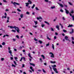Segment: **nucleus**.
Here are the masks:
<instances>
[{
	"instance_id": "obj_1",
	"label": "nucleus",
	"mask_w": 74,
	"mask_h": 74,
	"mask_svg": "<svg viewBox=\"0 0 74 74\" xmlns=\"http://www.w3.org/2000/svg\"><path fill=\"white\" fill-rule=\"evenodd\" d=\"M10 27L12 29H15V30H16L17 33H19V32H20V29H19V27H16V26H10Z\"/></svg>"
},
{
	"instance_id": "obj_2",
	"label": "nucleus",
	"mask_w": 74,
	"mask_h": 74,
	"mask_svg": "<svg viewBox=\"0 0 74 74\" xmlns=\"http://www.w3.org/2000/svg\"><path fill=\"white\" fill-rule=\"evenodd\" d=\"M11 3L12 4V3H13V4L14 5V6L15 7H16V5H20V4H19L18 3L15 2H14L13 3V1H12Z\"/></svg>"
},
{
	"instance_id": "obj_3",
	"label": "nucleus",
	"mask_w": 74,
	"mask_h": 74,
	"mask_svg": "<svg viewBox=\"0 0 74 74\" xmlns=\"http://www.w3.org/2000/svg\"><path fill=\"white\" fill-rule=\"evenodd\" d=\"M49 53L50 55L51 54V55L50 56L51 58H54V54H53V53H52V52H50Z\"/></svg>"
},
{
	"instance_id": "obj_4",
	"label": "nucleus",
	"mask_w": 74,
	"mask_h": 74,
	"mask_svg": "<svg viewBox=\"0 0 74 74\" xmlns=\"http://www.w3.org/2000/svg\"><path fill=\"white\" fill-rule=\"evenodd\" d=\"M5 16H3L2 17V19H3V18H5L6 19V18H7V13H6V12H5Z\"/></svg>"
},
{
	"instance_id": "obj_5",
	"label": "nucleus",
	"mask_w": 74,
	"mask_h": 74,
	"mask_svg": "<svg viewBox=\"0 0 74 74\" xmlns=\"http://www.w3.org/2000/svg\"><path fill=\"white\" fill-rule=\"evenodd\" d=\"M53 70H54V71H55L56 73H58V72L57 71V69L56 68H53Z\"/></svg>"
},
{
	"instance_id": "obj_6",
	"label": "nucleus",
	"mask_w": 74,
	"mask_h": 74,
	"mask_svg": "<svg viewBox=\"0 0 74 74\" xmlns=\"http://www.w3.org/2000/svg\"><path fill=\"white\" fill-rule=\"evenodd\" d=\"M8 19L6 21V23H8V22H10V21L9 20H10V17L8 16L7 18Z\"/></svg>"
},
{
	"instance_id": "obj_7",
	"label": "nucleus",
	"mask_w": 74,
	"mask_h": 74,
	"mask_svg": "<svg viewBox=\"0 0 74 74\" xmlns=\"http://www.w3.org/2000/svg\"><path fill=\"white\" fill-rule=\"evenodd\" d=\"M65 10L66 11V13L67 14H69L70 13H69V11L67 10L66 8L65 9Z\"/></svg>"
},
{
	"instance_id": "obj_8",
	"label": "nucleus",
	"mask_w": 74,
	"mask_h": 74,
	"mask_svg": "<svg viewBox=\"0 0 74 74\" xmlns=\"http://www.w3.org/2000/svg\"><path fill=\"white\" fill-rule=\"evenodd\" d=\"M69 14L71 16H72V18H73L72 19H73V21H74V16L72 15L71 14V13H69Z\"/></svg>"
},
{
	"instance_id": "obj_9",
	"label": "nucleus",
	"mask_w": 74,
	"mask_h": 74,
	"mask_svg": "<svg viewBox=\"0 0 74 74\" xmlns=\"http://www.w3.org/2000/svg\"><path fill=\"white\" fill-rule=\"evenodd\" d=\"M28 56L29 58H30L31 59H33V57H31V54H30V53H28Z\"/></svg>"
},
{
	"instance_id": "obj_10",
	"label": "nucleus",
	"mask_w": 74,
	"mask_h": 74,
	"mask_svg": "<svg viewBox=\"0 0 74 74\" xmlns=\"http://www.w3.org/2000/svg\"><path fill=\"white\" fill-rule=\"evenodd\" d=\"M58 4L59 5L60 7H63V5L62 4H60V3H58Z\"/></svg>"
},
{
	"instance_id": "obj_11",
	"label": "nucleus",
	"mask_w": 74,
	"mask_h": 74,
	"mask_svg": "<svg viewBox=\"0 0 74 74\" xmlns=\"http://www.w3.org/2000/svg\"><path fill=\"white\" fill-rule=\"evenodd\" d=\"M71 30V32H69V33L70 34H72V33H74V29H72Z\"/></svg>"
},
{
	"instance_id": "obj_12",
	"label": "nucleus",
	"mask_w": 74,
	"mask_h": 74,
	"mask_svg": "<svg viewBox=\"0 0 74 74\" xmlns=\"http://www.w3.org/2000/svg\"><path fill=\"white\" fill-rule=\"evenodd\" d=\"M28 3H29V4H32V3H33L32 2V1L31 0L28 1Z\"/></svg>"
},
{
	"instance_id": "obj_13",
	"label": "nucleus",
	"mask_w": 74,
	"mask_h": 74,
	"mask_svg": "<svg viewBox=\"0 0 74 74\" xmlns=\"http://www.w3.org/2000/svg\"><path fill=\"white\" fill-rule=\"evenodd\" d=\"M56 28L58 29V30H59V26L58 25H56Z\"/></svg>"
},
{
	"instance_id": "obj_14",
	"label": "nucleus",
	"mask_w": 74,
	"mask_h": 74,
	"mask_svg": "<svg viewBox=\"0 0 74 74\" xmlns=\"http://www.w3.org/2000/svg\"><path fill=\"white\" fill-rule=\"evenodd\" d=\"M73 25H70L69 24V25L68 26V27H73Z\"/></svg>"
},
{
	"instance_id": "obj_15",
	"label": "nucleus",
	"mask_w": 74,
	"mask_h": 74,
	"mask_svg": "<svg viewBox=\"0 0 74 74\" xmlns=\"http://www.w3.org/2000/svg\"><path fill=\"white\" fill-rule=\"evenodd\" d=\"M25 4H26V7H28L29 5V2H28L27 3H25Z\"/></svg>"
},
{
	"instance_id": "obj_16",
	"label": "nucleus",
	"mask_w": 74,
	"mask_h": 74,
	"mask_svg": "<svg viewBox=\"0 0 74 74\" xmlns=\"http://www.w3.org/2000/svg\"><path fill=\"white\" fill-rule=\"evenodd\" d=\"M45 2H48L49 3H51V1H48V0H45Z\"/></svg>"
},
{
	"instance_id": "obj_17",
	"label": "nucleus",
	"mask_w": 74,
	"mask_h": 74,
	"mask_svg": "<svg viewBox=\"0 0 74 74\" xmlns=\"http://www.w3.org/2000/svg\"><path fill=\"white\" fill-rule=\"evenodd\" d=\"M29 64H30V65H32L33 66H35V65L34 64H33L32 63H30Z\"/></svg>"
},
{
	"instance_id": "obj_18",
	"label": "nucleus",
	"mask_w": 74,
	"mask_h": 74,
	"mask_svg": "<svg viewBox=\"0 0 74 74\" xmlns=\"http://www.w3.org/2000/svg\"><path fill=\"white\" fill-rule=\"evenodd\" d=\"M65 40H68V37L67 36H66L65 37Z\"/></svg>"
},
{
	"instance_id": "obj_19",
	"label": "nucleus",
	"mask_w": 74,
	"mask_h": 74,
	"mask_svg": "<svg viewBox=\"0 0 74 74\" xmlns=\"http://www.w3.org/2000/svg\"><path fill=\"white\" fill-rule=\"evenodd\" d=\"M51 9H53L54 8H55V6H52L51 7Z\"/></svg>"
},
{
	"instance_id": "obj_20",
	"label": "nucleus",
	"mask_w": 74,
	"mask_h": 74,
	"mask_svg": "<svg viewBox=\"0 0 74 74\" xmlns=\"http://www.w3.org/2000/svg\"><path fill=\"white\" fill-rule=\"evenodd\" d=\"M20 17L21 18H23V14H21L20 15Z\"/></svg>"
},
{
	"instance_id": "obj_21",
	"label": "nucleus",
	"mask_w": 74,
	"mask_h": 74,
	"mask_svg": "<svg viewBox=\"0 0 74 74\" xmlns=\"http://www.w3.org/2000/svg\"><path fill=\"white\" fill-rule=\"evenodd\" d=\"M51 66L53 69V68H54V67H56V65H52Z\"/></svg>"
},
{
	"instance_id": "obj_22",
	"label": "nucleus",
	"mask_w": 74,
	"mask_h": 74,
	"mask_svg": "<svg viewBox=\"0 0 74 74\" xmlns=\"http://www.w3.org/2000/svg\"><path fill=\"white\" fill-rule=\"evenodd\" d=\"M47 39L49 40H51V38H49V37L48 36H47Z\"/></svg>"
},
{
	"instance_id": "obj_23",
	"label": "nucleus",
	"mask_w": 74,
	"mask_h": 74,
	"mask_svg": "<svg viewBox=\"0 0 74 74\" xmlns=\"http://www.w3.org/2000/svg\"><path fill=\"white\" fill-rule=\"evenodd\" d=\"M34 7H35V4H34L33 5V6L32 7V9H33V8H34Z\"/></svg>"
},
{
	"instance_id": "obj_24",
	"label": "nucleus",
	"mask_w": 74,
	"mask_h": 74,
	"mask_svg": "<svg viewBox=\"0 0 74 74\" xmlns=\"http://www.w3.org/2000/svg\"><path fill=\"white\" fill-rule=\"evenodd\" d=\"M52 48L53 50L55 49V47H54V45L53 44H52Z\"/></svg>"
},
{
	"instance_id": "obj_25",
	"label": "nucleus",
	"mask_w": 74,
	"mask_h": 74,
	"mask_svg": "<svg viewBox=\"0 0 74 74\" xmlns=\"http://www.w3.org/2000/svg\"><path fill=\"white\" fill-rule=\"evenodd\" d=\"M44 22L45 23H47V24L48 25H49V23H48L47 21H45Z\"/></svg>"
},
{
	"instance_id": "obj_26",
	"label": "nucleus",
	"mask_w": 74,
	"mask_h": 74,
	"mask_svg": "<svg viewBox=\"0 0 74 74\" xmlns=\"http://www.w3.org/2000/svg\"><path fill=\"white\" fill-rule=\"evenodd\" d=\"M34 23H35V25H36L37 24V21H34Z\"/></svg>"
},
{
	"instance_id": "obj_27",
	"label": "nucleus",
	"mask_w": 74,
	"mask_h": 74,
	"mask_svg": "<svg viewBox=\"0 0 74 74\" xmlns=\"http://www.w3.org/2000/svg\"><path fill=\"white\" fill-rule=\"evenodd\" d=\"M50 62H51V63H53V64L55 63H56V62H55V61L53 62L52 61H51Z\"/></svg>"
},
{
	"instance_id": "obj_28",
	"label": "nucleus",
	"mask_w": 74,
	"mask_h": 74,
	"mask_svg": "<svg viewBox=\"0 0 74 74\" xmlns=\"http://www.w3.org/2000/svg\"><path fill=\"white\" fill-rule=\"evenodd\" d=\"M38 42L40 43V44H42V41L41 40H39Z\"/></svg>"
},
{
	"instance_id": "obj_29",
	"label": "nucleus",
	"mask_w": 74,
	"mask_h": 74,
	"mask_svg": "<svg viewBox=\"0 0 74 74\" xmlns=\"http://www.w3.org/2000/svg\"><path fill=\"white\" fill-rule=\"evenodd\" d=\"M9 53L10 54L12 53V51L11 50H9Z\"/></svg>"
},
{
	"instance_id": "obj_30",
	"label": "nucleus",
	"mask_w": 74,
	"mask_h": 74,
	"mask_svg": "<svg viewBox=\"0 0 74 74\" xmlns=\"http://www.w3.org/2000/svg\"><path fill=\"white\" fill-rule=\"evenodd\" d=\"M41 56L43 58V59H45V56H44L43 55H42Z\"/></svg>"
},
{
	"instance_id": "obj_31",
	"label": "nucleus",
	"mask_w": 74,
	"mask_h": 74,
	"mask_svg": "<svg viewBox=\"0 0 74 74\" xmlns=\"http://www.w3.org/2000/svg\"><path fill=\"white\" fill-rule=\"evenodd\" d=\"M35 9L37 11H38L39 10V9L37 7H36L35 8Z\"/></svg>"
},
{
	"instance_id": "obj_32",
	"label": "nucleus",
	"mask_w": 74,
	"mask_h": 74,
	"mask_svg": "<svg viewBox=\"0 0 74 74\" xmlns=\"http://www.w3.org/2000/svg\"><path fill=\"white\" fill-rule=\"evenodd\" d=\"M14 59H15V60H16V61L17 62V61H18V60H17L18 58H17V57H14Z\"/></svg>"
},
{
	"instance_id": "obj_33",
	"label": "nucleus",
	"mask_w": 74,
	"mask_h": 74,
	"mask_svg": "<svg viewBox=\"0 0 74 74\" xmlns=\"http://www.w3.org/2000/svg\"><path fill=\"white\" fill-rule=\"evenodd\" d=\"M14 64H15V65H17V64H16V62L15 61H14Z\"/></svg>"
},
{
	"instance_id": "obj_34",
	"label": "nucleus",
	"mask_w": 74,
	"mask_h": 74,
	"mask_svg": "<svg viewBox=\"0 0 74 74\" xmlns=\"http://www.w3.org/2000/svg\"><path fill=\"white\" fill-rule=\"evenodd\" d=\"M33 27L34 28H37V26L36 25H33Z\"/></svg>"
},
{
	"instance_id": "obj_35",
	"label": "nucleus",
	"mask_w": 74,
	"mask_h": 74,
	"mask_svg": "<svg viewBox=\"0 0 74 74\" xmlns=\"http://www.w3.org/2000/svg\"><path fill=\"white\" fill-rule=\"evenodd\" d=\"M16 37H17L18 39H19V36L18 35H16Z\"/></svg>"
},
{
	"instance_id": "obj_36",
	"label": "nucleus",
	"mask_w": 74,
	"mask_h": 74,
	"mask_svg": "<svg viewBox=\"0 0 74 74\" xmlns=\"http://www.w3.org/2000/svg\"><path fill=\"white\" fill-rule=\"evenodd\" d=\"M63 31L65 33H66V32H67V31H66V30L63 29Z\"/></svg>"
},
{
	"instance_id": "obj_37",
	"label": "nucleus",
	"mask_w": 74,
	"mask_h": 74,
	"mask_svg": "<svg viewBox=\"0 0 74 74\" xmlns=\"http://www.w3.org/2000/svg\"><path fill=\"white\" fill-rule=\"evenodd\" d=\"M26 14H27V15H29L30 14V12H27L26 13Z\"/></svg>"
},
{
	"instance_id": "obj_38",
	"label": "nucleus",
	"mask_w": 74,
	"mask_h": 74,
	"mask_svg": "<svg viewBox=\"0 0 74 74\" xmlns=\"http://www.w3.org/2000/svg\"><path fill=\"white\" fill-rule=\"evenodd\" d=\"M12 32H14V33H16V31L15 30H11Z\"/></svg>"
},
{
	"instance_id": "obj_39",
	"label": "nucleus",
	"mask_w": 74,
	"mask_h": 74,
	"mask_svg": "<svg viewBox=\"0 0 74 74\" xmlns=\"http://www.w3.org/2000/svg\"><path fill=\"white\" fill-rule=\"evenodd\" d=\"M5 42H3L2 43V45H5Z\"/></svg>"
},
{
	"instance_id": "obj_40",
	"label": "nucleus",
	"mask_w": 74,
	"mask_h": 74,
	"mask_svg": "<svg viewBox=\"0 0 74 74\" xmlns=\"http://www.w3.org/2000/svg\"><path fill=\"white\" fill-rule=\"evenodd\" d=\"M34 40L35 41H38V40L36 39V38H34Z\"/></svg>"
},
{
	"instance_id": "obj_41",
	"label": "nucleus",
	"mask_w": 74,
	"mask_h": 74,
	"mask_svg": "<svg viewBox=\"0 0 74 74\" xmlns=\"http://www.w3.org/2000/svg\"><path fill=\"white\" fill-rule=\"evenodd\" d=\"M41 26H42V27H44V26H45V25H44V24H42L41 25Z\"/></svg>"
},
{
	"instance_id": "obj_42",
	"label": "nucleus",
	"mask_w": 74,
	"mask_h": 74,
	"mask_svg": "<svg viewBox=\"0 0 74 74\" xmlns=\"http://www.w3.org/2000/svg\"><path fill=\"white\" fill-rule=\"evenodd\" d=\"M40 62L42 63V59H41V58H40Z\"/></svg>"
},
{
	"instance_id": "obj_43",
	"label": "nucleus",
	"mask_w": 74,
	"mask_h": 74,
	"mask_svg": "<svg viewBox=\"0 0 74 74\" xmlns=\"http://www.w3.org/2000/svg\"><path fill=\"white\" fill-rule=\"evenodd\" d=\"M12 67H16V66L13 64H12Z\"/></svg>"
},
{
	"instance_id": "obj_44",
	"label": "nucleus",
	"mask_w": 74,
	"mask_h": 74,
	"mask_svg": "<svg viewBox=\"0 0 74 74\" xmlns=\"http://www.w3.org/2000/svg\"><path fill=\"white\" fill-rule=\"evenodd\" d=\"M49 43L47 44H46V47H48V46H49Z\"/></svg>"
},
{
	"instance_id": "obj_45",
	"label": "nucleus",
	"mask_w": 74,
	"mask_h": 74,
	"mask_svg": "<svg viewBox=\"0 0 74 74\" xmlns=\"http://www.w3.org/2000/svg\"><path fill=\"white\" fill-rule=\"evenodd\" d=\"M22 47L21 46L19 47V48L18 49V50H20V49H22Z\"/></svg>"
},
{
	"instance_id": "obj_46",
	"label": "nucleus",
	"mask_w": 74,
	"mask_h": 74,
	"mask_svg": "<svg viewBox=\"0 0 74 74\" xmlns=\"http://www.w3.org/2000/svg\"><path fill=\"white\" fill-rule=\"evenodd\" d=\"M69 4H70V5H73V4H72V3L70 2H69Z\"/></svg>"
},
{
	"instance_id": "obj_47",
	"label": "nucleus",
	"mask_w": 74,
	"mask_h": 74,
	"mask_svg": "<svg viewBox=\"0 0 74 74\" xmlns=\"http://www.w3.org/2000/svg\"><path fill=\"white\" fill-rule=\"evenodd\" d=\"M42 71L44 73H46V71H45L44 70V69H42Z\"/></svg>"
},
{
	"instance_id": "obj_48",
	"label": "nucleus",
	"mask_w": 74,
	"mask_h": 74,
	"mask_svg": "<svg viewBox=\"0 0 74 74\" xmlns=\"http://www.w3.org/2000/svg\"><path fill=\"white\" fill-rule=\"evenodd\" d=\"M17 10L19 12H21V10H19V9H17Z\"/></svg>"
},
{
	"instance_id": "obj_49",
	"label": "nucleus",
	"mask_w": 74,
	"mask_h": 74,
	"mask_svg": "<svg viewBox=\"0 0 74 74\" xmlns=\"http://www.w3.org/2000/svg\"><path fill=\"white\" fill-rule=\"evenodd\" d=\"M60 12H63V10L62 9L60 10Z\"/></svg>"
},
{
	"instance_id": "obj_50",
	"label": "nucleus",
	"mask_w": 74,
	"mask_h": 74,
	"mask_svg": "<svg viewBox=\"0 0 74 74\" xmlns=\"http://www.w3.org/2000/svg\"><path fill=\"white\" fill-rule=\"evenodd\" d=\"M4 60V58H1V60H2V61H3V60Z\"/></svg>"
},
{
	"instance_id": "obj_51",
	"label": "nucleus",
	"mask_w": 74,
	"mask_h": 74,
	"mask_svg": "<svg viewBox=\"0 0 74 74\" xmlns=\"http://www.w3.org/2000/svg\"><path fill=\"white\" fill-rule=\"evenodd\" d=\"M3 2H4L5 3H7V1L5 0H3Z\"/></svg>"
},
{
	"instance_id": "obj_52",
	"label": "nucleus",
	"mask_w": 74,
	"mask_h": 74,
	"mask_svg": "<svg viewBox=\"0 0 74 74\" xmlns=\"http://www.w3.org/2000/svg\"><path fill=\"white\" fill-rule=\"evenodd\" d=\"M22 59H23V57H21V59L20 60V61L21 62V61H22Z\"/></svg>"
},
{
	"instance_id": "obj_53",
	"label": "nucleus",
	"mask_w": 74,
	"mask_h": 74,
	"mask_svg": "<svg viewBox=\"0 0 74 74\" xmlns=\"http://www.w3.org/2000/svg\"><path fill=\"white\" fill-rule=\"evenodd\" d=\"M55 35H56V36H58V33L57 32H56L55 33Z\"/></svg>"
},
{
	"instance_id": "obj_54",
	"label": "nucleus",
	"mask_w": 74,
	"mask_h": 74,
	"mask_svg": "<svg viewBox=\"0 0 74 74\" xmlns=\"http://www.w3.org/2000/svg\"><path fill=\"white\" fill-rule=\"evenodd\" d=\"M13 40L14 41H16V39L14 38L13 39Z\"/></svg>"
},
{
	"instance_id": "obj_55",
	"label": "nucleus",
	"mask_w": 74,
	"mask_h": 74,
	"mask_svg": "<svg viewBox=\"0 0 74 74\" xmlns=\"http://www.w3.org/2000/svg\"><path fill=\"white\" fill-rule=\"evenodd\" d=\"M49 67L51 71H52V68H51V66H50V65L49 66Z\"/></svg>"
},
{
	"instance_id": "obj_56",
	"label": "nucleus",
	"mask_w": 74,
	"mask_h": 74,
	"mask_svg": "<svg viewBox=\"0 0 74 74\" xmlns=\"http://www.w3.org/2000/svg\"><path fill=\"white\" fill-rule=\"evenodd\" d=\"M23 60H24V61H26V60L25 59V58L23 57Z\"/></svg>"
},
{
	"instance_id": "obj_57",
	"label": "nucleus",
	"mask_w": 74,
	"mask_h": 74,
	"mask_svg": "<svg viewBox=\"0 0 74 74\" xmlns=\"http://www.w3.org/2000/svg\"><path fill=\"white\" fill-rule=\"evenodd\" d=\"M71 13L73 14V13H74V11H73V10H72V11L71 12Z\"/></svg>"
},
{
	"instance_id": "obj_58",
	"label": "nucleus",
	"mask_w": 74,
	"mask_h": 74,
	"mask_svg": "<svg viewBox=\"0 0 74 74\" xmlns=\"http://www.w3.org/2000/svg\"><path fill=\"white\" fill-rule=\"evenodd\" d=\"M71 39L73 41V40H74V37H71Z\"/></svg>"
},
{
	"instance_id": "obj_59",
	"label": "nucleus",
	"mask_w": 74,
	"mask_h": 74,
	"mask_svg": "<svg viewBox=\"0 0 74 74\" xmlns=\"http://www.w3.org/2000/svg\"><path fill=\"white\" fill-rule=\"evenodd\" d=\"M72 43L73 44H74V41L73 40L72 41Z\"/></svg>"
},
{
	"instance_id": "obj_60",
	"label": "nucleus",
	"mask_w": 74,
	"mask_h": 74,
	"mask_svg": "<svg viewBox=\"0 0 74 74\" xmlns=\"http://www.w3.org/2000/svg\"><path fill=\"white\" fill-rule=\"evenodd\" d=\"M51 31H54V30L53 29L51 28Z\"/></svg>"
},
{
	"instance_id": "obj_61",
	"label": "nucleus",
	"mask_w": 74,
	"mask_h": 74,
	"mask_svg": "<svg viewBox=\"0 0 74 74\" xmlns=\"http://www.w3.org/2000/svg\"><path fill=\"white\" fill-rule=\"evenodd\" d=\"M22 67H25V65L24 64H22Z\"/></svg>"
},
{
	"instance_id": "obj_62",
	"label": "nucleus",
	"mask_w": 74,
	"mask_h": 74,
	"mask_svg": "<svg viewBox=\"0 0 74 74\" xmlns=\"http://www.w3.org/2000/svg\"><path fill=\"white\" fill-rule=\"evenodd\" d=\"M56 19H57V18H56V19H54L53 21H54V22H55V21L56 20Z\"/></svg>"
},
{
	"instance_id": "obj_63",
	"label": "nucleus",
	"mask_w": 74,
	"mask_h": 74,
	"mask_svg": "<svg viewBox=\"0 0 74 74\" xmlns=\"http://www.w3.org/2000/svg\"><path fill=\"white\" fill-rule=\"evenodd\" d=\"M23 52H25V49L23 50Z\"/></svg>"
},
{
	"instance_id": "obj_64",
	"label": "nucleus",
	"mask_w": 74,
	"mask_h": 74,
	"mask_svg": "<svg viewBox=\"0 0 74 74\" xmlns=\"http://www.w3.org/2000/svg\"><path fill=\"white\" fill-rule=\"evenodd\" d=\"M9 11V10L8 9H6L5 10V11Z\"/></svg>"
}]
</instances>
